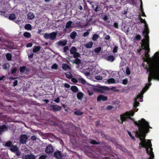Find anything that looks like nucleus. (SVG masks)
<instances>
[{
	"mask_svg": "<svg viewBox=\"0 0 159 159\" xmlns=\"http://www.w3.org/2000/svg\"><path fill=\"white\" fill-rule=\"evenodd\" d=\"M149 130H138L134 131L136 137L139 138L141 142L139 143L141 146L139 147H145L147 153L150 155L149 159H153L154 155L152 152V148H151L152 144L150 140L147 141L145 139L146 134L147 133Z\"/></svg>",
	"mask_w": 159,
	"mask_h": 159,
	"instance_id": "1",
	"label": "nucleus"
},
{
	"mask_svg": "<svg viewBox=\"0 0 159 159\" xmlns=\"http://www.w3.org/2000/svg\"><path fill=\"white\" fill-rule=\"evenodd\" d=\"M140 20L142 23L145 24V30L143 32V34L145 38L142 40V43L141 45L143 48L146 51H149V36L148 34L149 33V29L148 25H147L146 21L142 18H140Z\"/></svg>",
	"mask_w": 159,
	"mask_h": 159,
	"instance_id": "2",
	"label": "nucleus"
},
{
	"mask_svg": "<svg viewBox=\"0 0 159 159\" xmlns=\"http://www.w3.org/2000/svg\"><path fill=\"white\" fill-rule=\"evenodd\" d=\"M57 34V32H54L51 33H45L44 34L43 37L47 39H49L53 40L56 39Z\"/></svg>",
	"mask_w": 159,
	"mask_h": 159,
	"instance_id": "3",
	"label": "nucleus"
},
{
	"mask_svg": "<svg viewBox=\"0 0 159 159\" xmlns=\"http://www.w3.org/2000/svg\"><path fill=\"white\" fill-rule=\"evenodd\" d=\"M77 49L75 47H72L70 49V54L73 55V57L75 58H76L80 57V54L77 52Z\"/></svg>",
	"mask_w": 159,
	"mask_h": 159,
	"instance_id": "4",
	"label": "nucleus"
},
{
	"mask_svg": "<svg viewBox=\"0 0 159 159\" xmlns=\"http://www.w3.org/2000/svg\"><path fill=\"white\" fill-rule=\"evenodd\" d=\"M28 137L26 134H23L20 136V143L24 144L27 142Z\"/></svg>",
	"mask_w": 159,
	"mask_h": 159,
	"instance_id": "5",
	"label": "nucleus"
},
{
	"mask_svg": "<svg viewBox=\"0 0 159 159\" xmlns=\"http://www.w3.org/2000/svg\"><path fill=\"white\" fill-rule=\"evenodd\" d=\"M96 90L101 93H103L105 92L106 90H109L110 89L109 87L107 86H100L96 88Z\"/></svg>",
	"mask_w": 159,
	"mask_h": 159,
	"instance_id": "6",
	"label": "nucleus"
},
{
	"mask_svg": "<svg viewBox=\"0 0 159 159\" xmlns=\"http://www.w3.org/2000/svg\"><path fill=\"white\" fill-rule=\"evenodd\" d=\"M50 109L54 111H60L61 107L57 105H51L49 107Z\"/></svg>",
	"mask_w": 159,
	"mask_h": 159,
	"instance_id": "7",
	"label": "nucleus"
},
{
	"mask_svg": "<svg viewBox=\"0 0 159 159\" xmlns=\"http://www.w3.org/2000/svg\"><path fill=\"white\" fill-rule=\"evenodd\" d=\"M153 70L156 74H159V62H157L154 65L153 67Z\"/></svg>",
	"mask_w": 159,
	"mask_h": 159,
	"instance_id": "8",
	"label": "nucleus"
},
{
	"mask_svg": "<svg viewBox=\"0 0 159 159\" xmlns=\"http://www.w3.org/2000/svg\"><path fill=\"white\" fill-rule=\"evenodd\" d=\"M143 98L142 94H139L137 96V98H135L134 99V107L135 108L137 107V106H138L139 104V102L137 101V99L138 98H139L140 99H141Z\"/></svg>",
	"mask_w": 159,
	"mask_h": 159,
	"instance_id": "9",
	"label": "nucleus"
},
{
	"mask_svg": "<svg viewBox=\"0 0 159 159\" xmlns=\"http://www.w3.org/2000/svg\"><path fill=\"white\" fill-rule=\"evenodd\" d=\"M45 152L47 153L50 154L53 152V149L52 146L51 144H49L47 147L45 149Z\"/></svg>",
	"mask_w": 159,
	"mask_h": 159,
	"instance_id": "10",
	"label": "nucleus"
},
{
	"mask_svg": "<svg viewBox=\"0 0 159 159\" xmlns=\"http://www.w3.org/2000/svg\"><path fill=\"white\" fill-rule=\"evenodd\" d=\"M23 159H35V156L31 154H30L24 155L22 157Z\"/></svg>",
	"mask_w": 159,
	"mask_h": 159,
	"instance_id": "11",
	"label": "nucleus"
},
{
	"mask_svg": "<svg viewBox=\"0 0 159 159\" xmlns=\"http://www.w3.org/2000/svg\"><path fill=\"white\" fill-rule=\"evenodd\" d=\"M54 157L57 159H59L62 158V155L61 151L57 150L54 153Z\"/></svg>",
	"mask_w": 159,
	"mask_h": 159,
	"instance_id": "12",
	"label": "nucleus"
},
{
	"mask_svg": "<svg viewBox=\"0 0 159 159\" xmlns=\"http://www.w3.org/2000/svg\"><path fill=\"white\" fill-rule=\"evenodd\" d=\"M107 99V97L104 95H100L98 96L97 98V101H105Z\"/></svg>",
	"mask_w": 159,
	"mask_h": 159,
	"instance_id": "13",
	"label": "nucleus"
},
{
	"mask_svg": "<svg viewBox=\"0 0 159 159\" xmlns=\"http://www.w3.org/2000/svg\"><path fill=\"white\" fill-rule=\"evenodd\" d=\"M72 23V22L71 21L67 22L66 23V28L63 29V30L65 31H66L67 29H70L71 27Z\"/></svg>",
	"mask_w": 159,
	"mask_h": 159,
	"instance_id": "14",
	"label": "nucleus"
},
{
	"mask_svg": "<svg viewBox=\"0 0 159 159\" xmlns=\"http://www.w3.org/2000/svg\"><path fill=\"white\" fill-rule=\"evenodd\" d=\"M57 44L60 46H65L67 44V41L66 40H60L58 42Z\"/></svg>",
	"mask_w": 159,
	"mask_h": 159,
	"instance_id": "15",
	"label": "nucleus"
},
{
	"mask_svg": "<svg viewBox=\"0 0 159 159\" xmlns=\"http://www.w3.org/2000/svg\"><path fill=\"white\" fill-rule=\"evenodd\" d=\"M129 28L127 25H122V30L125 32L126 34L128 33L129 31Z\"/></svg>",
	"mask_w": 159,
	"mask_h": 159,
	"instance_id": "16",
	"label": "nucleus"
},
{
	"mask_svg": "<svg viewBox=\"0 0 159 159\" xmlns=\"http://www.w3.org/2000/svg\"><path fill=\"white\" fill-rule=\"evenodd\" d=\"M18 149V148L16 145L15 146L12 145L10 148V150L13 152L17 151Z\"/></svg>",
	"mask_w": 159,
	"mask_h": 159,
	"instance_id": "17",
	"label": "nucleus"
},
{
	"mask_svg": "<svg viewBox=\"0 0 159 159\" xmlns=\"http://www.w3.org/2000/svg\"><path fill=\"white\" fill-rule=\"evenodd\" d=\"M106 59L108 61L112 62L114 60L115 57L113 55H109L107 56L106 57Z\"/></svg>",
	"mask_w": 159,
	"mask_h": 159,
	"instance_id": "18",
	"label": "nucleus"
},
{
	"mask_svg": "<svg viewBox=\"0 0 159 159\" xmlns=\"http://www.w3.org/2000/svg\"><path fill=\"white\" fill-rule=\"evenodd\" d=\"M41 48L40 46H35L33 48V52L34 53H37L39 52Z\"/></svg>",
	"mask_w": 159,
	"mask_h": 159,
	"instance_id": "19",
	"label": "nucleus"
},
{
	"mask_svg": "<svg viewBox=\"0 0 159 159\" xmlns=\"http://www.w3.org/2000/svg\"><path fill=\"white\" fill-rule=\"evenodd\" d=\"M84 94L81 92H78L77 94V98L80 100H81L84 96Z\"/></svg>",
	"mask_w": 159,
	"mask_h": 159,
	"instance_id": "20",
	"label": "nucleus"
},
{
	"mask_svg": "<svg viewBox=\"0 0 159 159\" xmlns=\"http://www.w3.org/2000/svg\"><path fill=\"white\" fill-rule=\"evenodd\" d=\"M93 44V42L90 41L86 43L85 44V47L87 48H90L92 47Z\"/></svg>",
	"mask_w": 159,
	"mask_h": 159,
	"instance_id": "21",
	"label": "nucleus"
},
{
	"mask_svg": "<svg viewBox=\"0 0 159 159\" xmlns=\"http://www.w3.org/2000/svg\"><path fill=\"white\" fill-rule=\"evenodd\" d=\"M34 15L33 13L29 12L27 14L28 19L29 20H32L34 18Z\"/></svg>",
	"mask_w": 159,
	"mask_h": 159,
	"instance_id": "22",
	"label": "nucleus"
},
{
	"mask_svg": "<svg viewBox=\"0 0 159 159\" xmlns=\"http://www.w3.org/2000/svg\"><path fill=\"white\" fill-rule=\"evenodd\" d=\"M70 89L74 93H76L78 92V89L76 86H72L70 88Z\"/></svg>",
	"mask_w": 159,
	"mask_h": 159,
	"instance_id": "23",
	"label": "nucleus"
},
{
	"mask_svg": "<svg viewBox=\"0 0 159 159\" xmlns=\"http://www.w3.org/2000/svg\"><path fill=\"white\" fill-rule=\"evenodd\" d=\"M62 69L64 70H66L68 69H70V67L67 64H63L62 66Z\"/></svg>",
	"mask_w": 159,
	"mask_h": 159,
	"instance_id": "24",
	"label": "nucleus"
},
{
	"mask_svg": "<svg viewBox=\"0 0 159 159\" xmlns=\"http://www.w3.org/2000/svg\"><path fill=\"white\" fill-rule=\"evenodd\" d=\"M76 35V33L75 31H73L71 33L70 36L72 39H74Z\"/></svg>",
	"mask_w": 159,
	"mask_h": 159,
	"instance_id": "25",
	"label": "nucleus"
},
{
	"mask_svg": "<svg viewBox=\"0 0 159 159\" xmlns=\"http://www.w3.org/2000/svg\"><path fill=\"white\" fill-rule=\"evenodd\" d=\"M16 18V16L15 14L13 13L10 14L9 16V19L11 20H14Z\"/></svg>",
	"mask_w": 159,
	"mask_h": 159,
	"instance_id": "26",
	"label": "nucleus"
},
{
	"mask_svg": "<svg viewBox=\"0 0 159 159\" xmlns=\"http://www.w3.org/2000/svg\"><path fill=\"white\" fill-rule=\"evenodd\" d=\"M99 37V36L97 34H94L93 36L92 39L94 41H96L97 39Z\"/></svg>",
	"mask_w": 159,
	"mask_h": 159,
	"instance_id": "27",
	"label": "nucleus"
},
{
	"mask_svg": "<svg viewBox=\"0 0 159 159\" xmlns=\"http://www.w3.org/2000/svg\"><path fill=\"white\" fill-rule=\"evenodd\" d=\"M25 28L27 30H31L32 26L30 24H27L25 25Z\"/></svg>",
	"mask_w": 159,
	"mask_h": 159,
	"instance_id": "28",
	"label": "nucleus"
},
{
	"mask_svg": "<svg viewBox=\"0 0 159 159\" xmlns=\"http://www.w3.org/2000/svg\"><path fill=\"white\" fill-rule=\"evenodd\" d=\"M24 36L26 38H30L31 36L30 34L28 32H25L23 34Z\"/></svg>",
	"mask_w": 159,
	"mask_h": 159,
	"instance_id": "29",
	"label": "nucleus"
},
{
	"mask_svg": "<svg viewBox=\"0 0 159 159\" xmlns=\"http://www.w3.org/2000/svg\"><path fill=\"white\" fill-rule=\"evenodd\" d=\"M107 82L109 84L115 83V81L114 79L111 78L108 79L107 80Z\"/></svg>",
	"mask_w": 159,
	"mask_h": 159,
	"instance_id": "30",
	"label": "nucleus"
},
{
	"mask_svg": "<svg viewBox=\"0 0 159 159\" xmlns=\"http://www.w3.org/2000/svg\"><path fill=\"white\" fill-rule=\"evenodd\" d=\"M74 114L77 116H81L83 114V112L77 110L75 111Z\"/></svg>",
	"mask_w": 159,
	"mask_h": 159,
	"instance_id": "31",
	"label": "nucleus"
},
{
	"mask_svg": "<svg viewBox=\"0 0 159 159\" xmlns=\"http://www.w3.org/2000/svg\"><path fill=\"white\" fill-rule=\"evenodd\" d=\"M79 82H81L82 84H86V81L82 78H80L78 79Z\"/></svg>",
	"mask_w": 159,
	"mask_h": 159,
	"instance_id": "32",
	"label": "nucleus"
},
{
	"mask_svg": "<svg viewBox=\"0 0 159 159\" xmlns=\"http://www.w3.org/2000/svg\"><path fill=\"white\" fill-rule=\"evenodd\" d=\"M102 48L100 47L98 48H96L94 49V51L95 53H98L101 50Z\"/></svg>",
	"mask_w": 159,
	"mask_h": 159,
	"instance_id": "33",
	"label": "nucleus"
},
{
	"mask_svg": "<svg viewBox=\"0 0 159 159\" xmlns=\"http://www.w3.org/2000/svg\"><path fill=\"white\" fill-rule=\"evenodd\" d=\"M6 58L7 60L8 61H10L11 59V55L9 53H8L6 55Z\"/></svg>",
	"mask_w": 159,
	"mask_h": 159,
	"instance_id": "34",
	"label": "nucleus"
},
{
	"mask_svg": "<svg viewBox=\"0 0 159 159\" xmlns=\"http://www.w3.org/2000/svg\"><path fill=\"white\" fill-rule=\"evenodd\" d=\"M140 2H141L140 8L141 10V11H142V15L143 16H145L146 15H145V14H144V13L143 12V11L142 10L143 5H142V0H140Z\"/></svg>",
	"mask_w": 159,
	"mask_h": 159,
	"instance_id": "35",
	"label": "nucleus"
},
{
	"mask_svg": "<svg viewBox=\"0 0 159 159\" xmlns=\"http://www.w3.org/2000/svg\"><path fill=\"white\" fill-rule=\"evenodd\" d=\"M6 146L11 147V146L12 145V143L10 141H8L5 144Z\"/></svg>",
	"mask_w": 159,
	"mask_h": 159,
	"instance_id": "36",
	"label": "nucleus"
},
{
	"mask_svg": "<svg viewBox=\"0 0 159 159\" xmlns=\"http://www.w3.org/2000/svg\"><path fill=\"white\" fill-rule=\"evenodd\" d=\"M65 75L66 77L69 79H70L72 78V74L70 72H68L67 73H66Z\"/></svg>",
	"mask_w": 159,
	"mask_h": 159,
	"instance_id": "37",
	"label": "nucleus"
},
{
	"mask_svg": "<svg viewBox=\"0 0 159 159\" xmlns=\"http://www.w3.org/2000/svg\"><path fill=\"white\" fill-rule=\"evenodd\" d=\"M81 62V60L78 58H76L74 61V63L76 64H79Z\"/></svg>",
	"mask_w": 159,
	"mask_h": 159,
	"instance_id": "38",
	"label": "nucleus"
},
{
	"mask_svg": "<svg viewBox=\"0 0 159 159\" xmlns=\"http://www.w3.org/2000/svg\"><path fill=\"white\" fill-rule=\"evenodd\" d=\"M26 69V67L25 66H23L20 67V71L21 73L24 72Z\"/></svg>",
	"mask_w": 159,
	"mask_h": 159,
	"instance_id": "39",
	"label": "nucleus"
},
{
	"mask_svg": "<svg viewBox=\"0 0 159 159\" xmlns=\"http://www.w3.org/2000/svg\"><path fill=\"white\" fill-rule=\"evenodd\" d=\"M126 74L128 75H129L130 74V71L129 67L127 66L126 67Z\"/></svg>",
	"mask_w": 159,
	"mask_h": 159,
	"instance_id": "40",
	"label": "nucleus"
},
{
	"mask_svg": "<svg viewBox=\"0 0 159 159\" xmlns=\"http://www.w3.org/2000/svg\"><path fill=\"white\" fill-rule=\"evenodd\" d=\"M58 65L56 64H54L53 65H52L51 66V68L52 69H55L57 70L58 69Z\"/></svg>",
	"mask_w": 159,
	"mask_h": 159,
	"instance_id": "41",
	"label": "nucleus"
},
{
	"mask_svg": "<svg viewBox=\"0 0 159 159\" xmlns=\"http://www.w3.org/2000/svg\"><path fill=\"white\" fill-rule=\"evenodd\" d=\"M63 52L64 53H66L67 51L68 50H69V47L68 46H66L64 47L63 48Z\"/></svg>",
	"mask_w": 159,
	"mask_h": 159,
	"instance_id": "42",
	"label": "nucleus"
},
{
	"mask_svg": "<svg viewBox=\"0 0 159 159\" xmlns=\"http://www.w3.org/2000/svg\"><path fill=\"white\" fill-rule=\"evenodd\" d=\"M48 156L46 155H42L39 158V159H46Z\"/></svg>",
	"mask_w": 159,
	"mask_h": 159,
	"instance_id": "43",
	"label": "nucleus"
},
{
	"mask_svg": "<svg viewBox=\"0 0 159 159\" xmlns=\"http://www.w3.org/2000/svg\"><path fill=\"white\" fill-rule=\"evenodd\" d=\"M9 65L8 64H5L3 65V68L4 69H7L9 68Z\"/></svg>",
	"mask_w": 159,
	"mask_h": 159,
	"instance_id": "44",
	"label": "nucleus"
},
{
	"mask_svg": "<svg viewBox=\"0 0 159 159\" xmlns=\"http://www.w3.org/2000/svg\"><path fill=\"white\" fill-rule=\"evenodd\" d=\"M89 32L87 31L86 32H84L83 35V36L84 37H85L87 36H88L89 34Z\"/></svg>",
	"mask_w": 159,
	"mask_h": 159,
	"instance_id": "45",
	"label": "nucleus"
},
{
	"mask_svg": "<svg viewBox=\"0 0 159 159\" xmlns=\"http://www.w3.org/2000/svg\"><path fill=\"white\" fill-rule=\"evenodd\" d=\"M95 78L98 80H101L102 79V76L98 75L95 77Z\"/></svg>",
	"mask_w": 159,
	"mask_h": 159,
	"instance_id": "46",
	"label": "nucleus"
},
{
	"mask_svg": "<svg viewBox=\"0 0 159 159\" xmlns=\"http://www.w3.org/2000/svg\"><path fill=\"white\" fill-rule=\"evenodd\" d=\"M90 143L92 144H98V143L95 140H92L90 142Z\"/></svg>",
	"mask_w": 159,
	"mask_h": 159,
	"instance_id": "47",
	"label": "nucleus"
},
{
	"mask_svg": "<svg viewBox=\"0 0 159 159\" xmlns=\"http://www.w3.org/2000/svg\"><path fill=\"white\" fill-rule=\"evenodd\" d=\"M141 36L140 35L138 34L135 37V39L136 40H140L141 39Z\"/></svg>",
	"mask_w": 159,
	"mask_h": 159,
	"instance_id": "48",
	"label": "nucleus"
},
{
	"mask_svg": "<svg viewBox=\"0 0 159 159\" xmlns=\"http://www.w3.org/2000/svg\"><path fill=\"white\" fill-rule=\"evenodd\" d=\"M103 19L104 20L107 21V20L108 19V16L107 15H105Z\"/></svg>",
	"mask_w": 159,
	"mask_h": 159,
	"instance_id": "49",
	"label": "nucleus"
},
{
	"mask_svg": "<svg viewBox=\"0 0 159 159\" xmlns=\"http://www.w3.org/2000/svg\"><path fill=\"white\" fill-rule=\"evenodd\" d=\"M146 85L145 86V87L143 88V93L146 91V90H147L148 89V88H149V86L147 87V84H146Z\"/></svg>",
	"mask_w": 159,
	"mask_h": 159,
	"instance_id": "50",
	"label": "nucleus"
},
{
	"mask_svg": "<svg viewBox=\"0 0 159 159\" xmlns=\"http://www.w3.org/2000/svg\"><path fill=\"white\" fill-rule=\"evenodd\" d=\"M71 80L72 82L74 83H77L78 82L77 80L75 78H71Z\"/></svg>",
	"mask_w": 159,
	"mask_h": 159,
	"instance_id": "51",
	"label": "nucleus"
},
{
	"mask_svg": "<svg viewBox=\"0 0 159 159\" xmlns=\"http://www.w3.org/2000/svg\"><path fill=\"white\" fill-rule=\"evenodd\" d=\"M16 67H14L11 70V73L12 74H15L16 73Z\"/></svg>",
	"mask_w": 159,
	"mask_h": 159,
	"instance_id": "52",
	"label": "nucleus"
},
{
	"mask_svg": "<svg viewBox=\"0 0 159 159\" xmlns=\"http://www.w3.org/2000/svg\"><path fill=\"white\" fill-rule=\"evenodd\" d=\"M30 139L31 140L34 141L36 140L38 138L36 136H32Z\"/></svg>",
	"mask_w": 159,
	"mask_h": 159,
	"instance_id": "53",
	"label": "nucleus"
},
{
	"mask_svg": "<svg viewBox=\"0 0 159 159\" xmlns=\"http://www.w3.org/2000/svg\"><path fill=\"white\" fill-rule=\"evenodd\" d=\"M53 101L57 102V103H58L59 102H60V99H59V97H57V98H54V99Z\"/></svg>",
	"mask_w": 159,
	"mask_h": 159,
	"instance_id": "54",
	"label": "nucleus"
},
{
	"mask_svg": "<svg viewBox=\"0 0 159 159\" xmlns=\"http://www.w3.org/2000/svg\"><path fill=\"white\" fill-rule=\"evenodd\" d=\"M113 26L115 27V28H116V29H118V27H119V26H118V24L117 23V22H115L114 24V25H113Z\"/></svg>",
	"mask_w": 159,
	"mask_h": 159,
	"instance_id": "55",
	"label": "nucleus"
},
{
	"mask_svg": "<svg viewBox=\"0 0 159 159\" xmlns=\"http://www.w3.org/2000/svg\"><path fill=\"white\" fill-rule=\"evenodd\" d=\"M128 80L126 79L123 80L122 81V83L125 85H126L128 83Z\"/></svg>",
	"mask_w": 159,
	"mask_h": 159,
	"instance_id": "56",
	"label": "nucleus"
},
{
	"mask_svg": "<svg viewBox=\"0 0 159 159\" xmlns=\"http://www.w3.org/2000/svg\"><path fill=\"white\" fill-rule=\"evenodd\" d=\"M87 91L89 96H91L93 94V92L92 91H89V90L87 89Z\"/></svg>",
	"mask_w": 159,
	"mask_h": 159,
	"instance_id": "57",
	"label": "nucleus"
},
{
	"mask_svg": "<svg viewBox=\"0 0 159 159\" xmlns=\"http://www.w3.org/2000/svg\"><path fill=\"white\" fill-rule=\"evenodd\" d=\"M128 134H129V135L131 137V138L133 140H135V138L133 137L132 135V134H131V133L129 131H128Z\"/></svg>",
	"mask_w": 159,
	"mask_h": 159,
	"instance_id": "58",
	"label": "nucleus"
},
{
	"mask_svg": "<svg viewBox=\"0 0 159 159\" xmlns=\"http://www.w3.org/2000/svg\"><path fill=\"white\" fill-rule=\"evenodd\" d=\"M112 108H113L112 106H111V105H109L107 107V109L108 110H111L112 109Z\"/></svg>",
	"mask_w": 159,
	"mask_h": 159,
	"instance_id": "59",
	"label": "nucleus"
},
{
	"mask_svg": "<svg viewBox=\"0 0 159 159\" xmlns=\"http://www.w3.org/2000/svg\"><path fill=\"white\" fill-rule=\"evenodd\" d=\"M17 83L18 81L17 80H15L13 83V86H16L17 84Z\"/></svg>",
	"mask_w": 159,
	"mask_h": 159,
	"instance_id": "60",
	"label": "nucleus"
},
{
	"mask_svg": "<svg viewBox=\"0 0 159 159\" xmlns=\"http://www.w3.org/2000/svg\"><path fill=\"white\" fill-rule=\"evenodd\" d=\"M64 86L66 88H69L70 87V86L69 84L66 83L64 84Z\"/></svg>",
	"mask_w": 159,
	"mask_h": 159,
	"instance_id": "61",
	"label": "nucleus"
},
{
	"mask_svg": "<svg viewBox=\"0 0 159 159\" xmlns=\"http://www.w3.org/2000/svg\"><path fill=\"white\" fill-rule=\"evenodd\" d=\"M33 44L32 43H30L26 45L27 47H31L32 46Z\"/></svg>",
	"mask_w": 159,
	"mask_h": 159,
	"instance_id": "62",
	"label": "nucleus"
},
{
	"mask_svg": "<svg viewBox=\"0 0 159 159\" xmlns=\"http://www.w3.org/2000/svg\"><path fill=\"white\" fill-rule=\"evenodd\" d=\"M105 39L106 40H109L110 38V36L108 35H106L105 37Z\"/></svg>",
	"mask_w": 159,
	"mask_h": 159,
	"instance_id": "63",
	"label": "nucleus"
},
{
	"mask_svg": "<svg viewBox=\"0 0 159 159\" xmlns=\"http://www.w3.org/2000/svg\"><path fill=\"white\" fill-rule=\"evenodd\" d=\"M125 65V63L123 61H121L120 63V67H122Z\"/></svg>",
	"mask_w": 159,
	"mask_h": 159,
	"instance_id": "64",
	"label": "nucleus"
}]
</instances>
